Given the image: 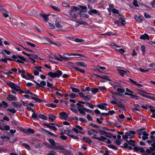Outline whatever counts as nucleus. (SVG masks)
<instances>
[{
	"label": "nucleus",
	"instance_id": "nucleus-26",
	"mask_svg": "<svg viewBox=\"0 0 155 155\" xmlns=\"http://www.w3.org/2000/svg\"><path fill=\"white\" fill-rule=\"evenodd\" d=\"M62 117L66 120L68 117V114L65 112H62L60 114Z\"/></svg>",
	"mask_w": 155,
	"mask_h": 155
},
{
	"label": "nucleus",
	"instance_id": "nucleus-53",
	"mask_svg": "<svg viewBox=\"0 0 155 155\" xmlns=\"http://www.w3.org/2000/svg\"><path fill=\"white\" fill-rule=\"evenodd\" d=\"M120 21H121V24L123 25H125L126 24V21L124 19L122 18H120Z\"/></svg>",
	"mask_w": 155,
	"mask_h": 155
},
{
	"label": "nucleus",
	"instance_id": "nucleus-14",
	"mask_svg": "<svg viewBox=\"0 0 155 155\" xmlns=\"http://www.w3.org/2000/svg\"><path fill=\"white\" fill-rule=\"evenodd\" d=\"M126 133H128L127 135H128V137H129V138L132 139L134 134H135V132L133 131H129Z\"/></svg>",
	"mask_w": 155,
	"mask_h": 155
},
{
	"label": "nucleus",
	"instance_id": "nucleus-49",
	"mask_svg": "<svg viewBox=\"0 0 155 155\" xmlns=\"http://www.w3.org/2000/svg\"><path fill=\"white\" fill-rule=\"evenodd\" d=\"M129 80H130V81L132 82V83H133L134 84H135L139 86H140V87H143V85L141 84H137V83L135 81H133V80H132V79H130L129 78Z\"/></svg>",
	"mask_w": 155,
	"mask_h": 155
},
{
	"label": "nucleus",
	"instance_id": "nucleus-21",
	"mask_svg": "<svg viewBox=\"0 0 155 155\" xmlns=\"http://www.w3.org/2000/svg\"><path fill=\"white\" fill-rule=\"evenodd\" d=\"M59 149L60 151L62 152H65L66 151L64 149L62 146L61 145L57 146L55 148V150Z\"/></svg>",
	"mask_w": 155,
	"mask_h": 155
},
{
	"label": "nucleus",
	"instance_id": "nucleus-45",
	"mask_svg": "<svg viewBox=\"0 0 155 155\" xmlns=\"http://www.w3.org/2000/svg\"><path fill=\"white\" fill-rule=\"evenodd\" d=\"M56 153L54 150H50L47 155H56Z\"/></svg>",
	"mask_w": 155,
	"mask_h": 155
},
{
	"label": "nucleus",
	"instance_id": "nucleus-63",
	"mask_svg": "<svg viewBox=\"0 0 155 155\" xmlns=\"http://www.w3.org/2000/svg\"><path fill=\"white\" fill-rule=\"evenodd\" d=\"M74 41L76 42H83L84 41V40L82 39L77 38L74 40Z\"/></svg>",
	"mask_w": 155,
	"mask_h": 155
},
{
	"label": "nucleus",
	"instance_id": "nucleus-18",
	"mask_svg": "<svg viewBox=\"0 0 155 155\" xmlns=\"http://www.w3.org/2000/svg\"><path fill=\"white\" fill-rule=\"evenodd\" d=\"M139 5L141 8L145 9L146 10H150L151 8L150 7L142 3H139Z\"/></svg>",
	"mask_w": 155,
	"mask_h": 155
},
{
	"label": "nucleus",
	"instance_id": "nucleus-4",
	"mask_svg": "<svg viewBox=\"0 0 155 155\" xmlns=\"http://www.w3.org/2000/svg\"><path fill=\"white\" fill-rule=\"evenodd\" d=\"M62 72L58 70L54 73L49 72L48 73V75L52 78H54L55 77L59 78L62 75Z\"/></svg>",
	"mask_w": 155,
	"mask_h": 155
},
{
	"label": "nucleus",
	"instance_id": "nucleus-50",
	"mask_svg": "<svg viewBox=\"0 0 155 155\" xmlns=\"http://www.w3.org/2000/svg\"><path fill=\"white\" fill-rule=\"evenodd\" d=\"M71 88L72 90V91L74 92H79V90L78 89L73 87H71Z\"/></svg>",
	"mask_w": 155,
	"mask_h": 155
},
{
	"label": "nucleus",
	"instance_id": "nucleus-47",
	"mask_svg": "<svg viewBox=\"0 0 155 155\" xmlns=\"http://www.w3.org/2000/svg\"><path fill=\"white\" fill-rule=\"evenodd\" d=\"M7 110L13 114L15 113L17 111L14 108L12 109L7 108Z\"/></svg>",
	"mask_w": 155,
	"mask_h": 155
},
{
	"label": "nucleus",
	"instance_id": "nucleus-60",
	"mask_svg": "<svg viewBox=\"0 0 155 155\" xmlns=\"http://www.w3.org/2000/svg\"><path fill=\"white\" fill-rule=\"evenodd\" d=\"M116 50L117 51L120 53L121 54H122L125 52L124 50L122 48H120L119 49H116Z\"/></svg>",
	"mask_w": 155,
	"mask_h": 155
},
{
	"label": "nucleus",
	"instance_id": "nucleus-35",
	"mask_svg": "<svg viewBox=\"0 0 155 155\" xmlns=\"http://www.w3.org/2000/svg\"><path fill=\"white\" fill-rule=\"evenodd\" d=\"M79 7L82 10V12H86L87 11V7L85 6L79 5Z\"/></svg>",
	"mask_w": 155,
	"mask_h": 155
},
{
	"label": "nucleus",
	"instance_id": "nucleus-32",
	"mask_svg": "<svg viewBox=\"0 0 155 155\" xmlns=\"http://www.w3.org/2000/svg\"><path fill=\"white\" fill-rule=\"evenodd\" d=\"M83 140L84 141L89 144L91 143L92 142L91 140L89 138L86 137H84L83 138Z\"/></svg>",
	"mask_w": 155,
	"mask_h": 155
},
{
	"label": "nucleus",
	"instance_id": "nucleus-64",
	"mask_svg": "<svg viewBox=\"0 0 155 155\" xmlns=\"http://www.w3.org/2000/svg\"><path fill=\"white\" fill-rule=\"evenodd\" d=\"M150 3L151 4L152 7L155 8V0H153L151 1Z\"/></svg>",
	"mask_w": 155,
	"mask_h": 155
},
{
	"label": "nucleus",
	"instance_id": "nucleus-34",
	"mask_svg": "<svg viewBox=\"0 0 155 155\" xmlns=\"http://www.w3.org/2000/svg\"><path fill=\"white\" fill-rule=\"evenodd\" d=\"M55 26L58 28H61L62 27V26L60 24L59 21L57 19H56L55 21Z\"/></svg>",
	"mask_w": 155,
	"mask_h": 155
},
{
	"label": "nucleus",
	"instance_id": "nucleus-20",
	"mask_svg": "<svg viewBox=\"0 0 155 155\" xmlns=\"http://www.w3.org/2000/svg\"><path fill=\"white\" fill-rule=\"evenodd\" d=\"M69 14L72 18H76L77 17L78 15L76 13L74 12L72 10H71L69 12Z\"/></svg>",
	"mask_w": 155,
	"mask_h": 155
},
{
	"label": "nucleus",
	"instance_id": "nucleus-17",
	"mask_svg": "<svg viewBox=\"0 0 155 155\" xmlns=\"http://www.w3.org/2000/svg\"><path fill=\"white\" fill-rule=\"evenodd\" d=\"M36 97L37 95L35 94L34 95H32L31 96V97L32 99L35 100L36 102L40 103L42 101V100L37 98Z\"/></svg>",
	"mask_w": 155,
	"mask_h": 155
},
{
	"label": "nucleus",
	"instance_id": "nucleus-40",
	"mask_svg": "<svg viewBox=\"0 0 155 155\" xmlns=\"http://www.w3.org/2000/svg\"><path fill=\"white\" fill-rule=\"evenodd\" d=\"M22 145L27 150H31V147L28 144L26 143H23Z\"/></svg>",
	"mask_w": 155,
	"mask_h": 155
},
{
	"label": "nucleus",
	"instance_id": "nucleus-42",
	"mask_svg": "<svg viewBox=\"0 0 155 155\" xmlns=\"http://www.w3.org/2000/svg\"><path fill=\"white\" fill-rule=\"evenodd\" d=\"M104 134H105V136L108 138H111L112 137V135L110 133H108L106 131H104L103 132Z\"/></svg>",
	"mask_w": 155,
	"mask_h": 155
},
{
	"label": "nucleus",
	"instance_id": "nucleus-8",
	"mask_svg": "<svg viewBox=\"0 0 155 155\" xmlns=\"http://www.w3.org/2000/svg\"><path fill=\"white\" fill-rule=\"evenodd\" d=\"M48 141L51 144V148L54 150H55V148L57 147V143H56L53 140L51 139H49Z\"/></svg>",
	"mask_w": 155,
	"mask_h": 155
},
{
	"label": "nucleus",
	"instance_id": "nucleus-3",
	"mask_svg": "<svg viewBox=\"0 0 155 155\" xmlns=\"http://www.w3.org/2000/svg\"><path fill=\"white\" fill-rule=\"evenodd\" d=\"M151 136H150V138L151 140H148L147 141V142L152 147H150V148L152 150H155V139L153 136L154 134H155V131H151L150 132Z\"/></svg>",
	"mask_w": 155,
	"mask_h": 155
},
{
	"label": "nucleus",
	"instance_id": "nucleus-56",
	"mask_svg": "<svg viewBox=\"0 0 155 155\" xmlns=\"http://www.w3.org/2000/svg\"><path fill=\"white\" fill-rule=\"evenodd\" d=\"M141 107L145 109H147L148 108H151L152 107V106L147 105L146 106L142 105Z\"/></svg>",
	"mask_w": 155,
	"mask_h": 155
},
{
	"label": "nucleus",
	"instance_id": "nucleus-44",
	"mask_svg": "<svg viewBox=\"0 0 155 155\" xmlns=\"http://www.w3.org/2000/svg\"><path fill=\"white\" fill-rule=\"evenodd\" d=\"M39 117L42 119L45 120H47L48 119V117L43 114H41L39 115Z\"/></svg>",
	"mask_w": 155,
	"mask_h": 155
},
{
	"label": "nucleus",
	"instance_id": "nucleus-61",
	"mask_svg": "<svg viewBox=\"0 0 155 155\" xmlns=\"http://www.w3.org/2000/svg\"><path fill=\"white\" fill-rule=\"evenodd\" d=\"M133 4L134 5L135 7H137L139 6V5L138 4L137 0H134Z\"/></svg>",
	"mask_w": 155,
	"mask_h": 155
},
{
	"label": "nucleus",
	"instance_id": "nucleus-1",
	"mask_svg": "<svg viewBox=\"0 0 155 155\" xmlns=\"http://www.w3.org/2000/svg\"><path fill=\"white\" fill-rule=\"evenodd\" d=\"M68 55V56H77V57H78L79 56L80 57H81L83 58L84 57V56L83 55H81L80 54H64L63 56L64 57H63L61 55L58 54V55H55L54 58L60 61H67L69 59V58L68 57H67L65 56V55Z\"/></svg>",
	"mask_w": 155,
	"mask_h": 155
},
{
	"label": "nucleus",
	"instance_id": "nucleus-23",
	"mask_svg": "<svg viewBox=\"0 0 155 155\" xmlns=\"http://www.w3.org/2000/svg\"><path fill=\"white\" fill-rule=\"evenodd\" d=\"M12 104L14 107L17 108H21V104L18 102H12Z\"/></svg>",
	"mask_w": 155,
	"mask_h": 155
},
{
	"label": "nucleus",
	"instance_id": "nucleus-25",
	"mask_svg": "<svg viewBox=\"0 0 155 155\" xmlns=\"http://www.w3.org/2000/svg\"><path fill=\"white\" fill-rule=\"evenodd\" d=\"M146 129L145 128H143L140 129L138 130V134L139 135H143L144 134V133L146 131H144Z\"/></svg>",
	"mask_w": 155,
	"mask_h": 155
},
{
	"label": "nucleus",
	"instance_id": "nucleus-57",
	"mask_svg": "<svg viewBox=\"0 0 155 155\" xmlns=\"http://www.w3.org/2000/svg\"><path fill=\"white\" fill-rule=\"evenodd\" d=\"M62 5L63 7H70V5H68V3H67L66 1H64L62 3Z\"/></svg>",
	"mask_w": 155,
	"mask_h": 155
},
{
	"label": "nucleus",
	"instance_id": "nucleus-38",
	"mask_svg": "<svg viewBox=\"0 0 155 155\" xmlns=\"http://www.w3.org/2000/svg\"><path fill=\"white\" fill-rule=\"evenodd\" d=\"M91 96L90 95H87V96H84L83 97V99L86 101H89L91 99Z\"/></svg>",
	"mask_w": 155,
	"mask_h": 155
},
{
	"label": "nucleus",
	"instance_id": "nucleus-7",
	"mask_svg": "<svg viewBox=\"0 0 155 155\" xmlns=\"http://www.w3.org/2000/svg\"><path fill=\"white\" fill-rule=\"evenodd\" d=\"M9 85L14 90H15L17 91H18V90H19L18 89L19 88V86H17L15 83L12 82H10Z\"/></svg>",
	"mask_w": 155,
	"mask_h": 155
},
{
	"label": "nucleus",
	"instance_id": "nucleus-51",
	"mask_svg": "<svg viewBox=\"0 0 155 155\" xmlns=\"http://www.w3.org/2000/svg\"><path fill=\"white\" fill-rule=\"evenodd\" d=\"M40 84L41 87L45 88L44 86L46 85V82L45 81H41L40 82Z\"/></svg>",
	"mask_w": 155,
	"mask_h": 155
},
{
	"label": "nucleus",
	"instance_id": "nucleus-54",
	"mask_svg": "<svg viewBox=\"0 0 155 155\" xmlns=\"http://www.w3.org/2000/svg\"><path fill=\"white\" fill-rule=\"evenodd\" d=\"M26 43L28 45L30 46L31 47L34 48L36 46L35 44L29 41H27Z\"/></svg>",
	"mask_w": 155,
	"mask_h": 155
},
{
	"label": "nucleus",
	"instance_id": "nucleus-6",
	"mask_svg": "<svg viewBox=\"0 0 155 155\" xmlns=\"http://www.w3.org/2000/svg\"><path fill=\"white\" fill-rule=\"evenodd\" d=\"M28 57V58L33 63L35 62V61L34 58L36 59H39L40 58L37 55L31 54H30V55Z\"/></svg>",
	"mask_w": 155,
	"mask_h": 155
},
{
	"label": "nucleus",
	"instance_id": "nucleus-52",
	"mask_svg": "<svg viewBox=\"0 0 155 155\" xmlns=\"http://www.w3.org/2000/svg\"><path fill=\"white\" fill-rule=\"evenodd\" d=\"M13 22L15 24V25L16 26H19L20 25L21 22L18 21L16 19L13 20Z\"/></svg>",
	"mask_w": 155,
	"mask_h": 155
},
{
	"label": "nucleus",
	"instance_id": "nucleus-29",
	"mask_svg": "<svg viewBox=\"0 0 155 155\" xmlns=\"http://www.w3.org/2000/svg\"><path fill=\"white\" fill-rule=\"evenodd\" d=\"M35 132L34 130L32 129L28 128L25 132V133L27 134H29L30 133L33 134Z\"/></svg>",
	"mask_w": 155,
	"mask_h": 155
},
{
	"label": "nucleus",
	"instance_id": "nucleus-43",
	"mask_svg": "<svg viewBox=\"0 0 155 155\" xmlns=\"http://www.w3.org/2000/svg\"><path fill=\"white\" fill-rule=\"evenodd\" d=\"M27 76L26 79L27 80H30V79H33L34 78V76L33 75L29 74V73H27Z\"/></svg>",
	"mask_w": 155,
	"mask_h": 155
},
{
	"label": "nucleus",
	"instance_id": "nucleus-13",
	"mask_svg": "<svg viewBox=\"0 0 155 155\" xmlns=\"http://www.w3.org/2000/svg\"><path fill=\"white\" fill-rule=\"evenodd\" d=\"M134 150L136 151H140V152H145L144 149L142 147H135L134 148Z\"/></svg>",
	"mask_w": 155,
	"mask_h": 155
},
{
	"label": "nucleus",
	"instance_id": "nucleus-33",
	"mask_svg": "<svg viewBox=\"0 0 155 155\" xmlns=\"http://www.w3.org/2000/svg\"><path fill=\"white\" fill-rule=\"evenodd\" d=\"M97 13V11L95 9L91 10L88 12V13L91 15H92L93 14H96Z\"/></svg>",
	"mask_w": 155,
	"mask_h": 155
},
{
	"label": "nucleus",
	"instance_id": "nucleus-22",
	"mask_svg": "<svg viewBox=\"0 0 155 155\" xmlns=\"http://www.w3.org/2000/svg\"><path fill=\"white\" fill-rule=\"evenodd\" d=\"M94 75L96 76H97L98 77L104 79L105 80H108L109 81H110V79H109V77L108 76H107L104 75V76H101L99 75H97L96 74H94Z\"/></svg>",
	"mask_w": 155,
	"mask_h": 155
},
{
	"label": "nucleus",
	"instance_id": "nucleus-59",
	"mask_svg": "<svg viewBox=\"0 0 155 155\" xmlns=\"http://www.w3.org/2000/svg\"><path fill=\"white\" fill-rule=\"evenodd\" d=\"M113 88L114 89H116L117 90V89L120 86L119 84H112Z\"/></svg>",
	"mask_w": 155,
	"mask_h": 155
},
{
	"label": "nucleus",
	"instance_id": "nucleus-62",
	"mask_svg": "<svg viewBox=\"0 0 155 155\" xmlns=\"http://www.w3.org/2000/svg\"><path fill=\"white\" fill-rule=\"evenodd\" d=\"M128 143L130 145H133L134 144V141L133 140H130L129 141L127 140Z\"/></svg>",
	"mask_w": 155,
	"mask_h": 155
},
{
	"label": "nucleus",
	"instance_id": "nucleus-36",
	"mask_svg": "<svg viewBox=\"0 0 155 155\" xmlns=\"http://www.w3.org/2000/svg\"><path fill=\"white\" fill-rule=\"evenodd\" d=\"M117 106L119 107L121 109L123 110H125L126 109L125 108V106L123 104L120 103H118L117 104Z\"/></svg>",
	"mask_w": 155,
	"mask_h": 155
},
{
	"label": "nucleus",
	"instance_id": "nucleus-10",
	"mask_svg": "<svg viewBox=\"0 0 155 155\" xmlns=\"http://www.w3.org/2000/svg\"><path fill=\"white\" fill-rule=\"evenodd\" d=\"M117 71H118V73L122 76H124L125 75H127V73H130V72L128 71H124V70L117 69Z\"/></svg>",
	"mask_w": 155,
	"mask_h": 155
},
{
	"label": "nucleus",
	"instance_id": "nucleus-2",
	"mask_svg": "<svg viewBox=\"0 0 155 155\" xmlns=\"http://www.w3.org/2000/svg\"><path fill=\"white\" fill-rule=\"evenodd\" d=\"M87 134L90 136L93 135L92 138L97 140L99 141H103L107 139V138L104 136H101L100 137H97V135L96 133L97 132L95 130H87Z\"/></svg>",
	"mask_w": 155,
	"mask_h": 155
},
{
	"label": "nucleus",
	"instance_id": "nucleus-9",
	"mask_svg": "<svg viewBox=\"0 0 155 155\" xmlns=\"http://www.w3.org/2000/svg\"><path fill=\"white\" fill-rule=\"evenodd\" d=\"M19 47H17L16 46H15V48L18 51H20L22 50V48L25 49V50L29 51L31 52H32V51L30 50L28 48H27L26 46H23L21 45H19Z\"/></svg>",
	"mask_w": 155,
	"mask_h": 155
},
{
	"label": "nucleus",
	"instance_id": "nucleus-15",
	"mask_svg": "<svg viewBox=\"0 0 155 155\" xmlns=\"http://www.w3.org/2000/svg\"><path fill=\"white\" fill-rule=\"evenodd\" d=\"M7 99L9 101H16L17 100V98L16 97H15L14 96L11 95H8Z\"/></svg>",
	"mask_w": 155,
	"mask_h": 155
},
{
	"label": "nucleus",
	"instance_id": "nucleus-31",
	"mask_svg": "<svg viewBox=\"0 0 155 155\" xmlns=\"http://www.w3.org/2000/svg\"><path fill=\"white\" fill-rule=\"evenodd\" d=\"M148 134L146 132L144 133V134L142 137V139L143 140H146L148 138Z\"/></svg>",
	"mask_w": 155,
	"mask_h": 155
},
{
	"label": "nucleus",
	"instance_id": "nucleus-24",
	"mask_svg": "<svg viewBox=\"0 0 155 155\" xmlns=\"http://www.w3.org/2000/svg\"><path fill=\"white\" fill-rule=\"evenodd\" d=\"M138 93L139 94L143 97H145L147 98H148V97H147L146 95H145L144 93H146V92H145L141 90H139V89L137 90Z\"/></svg>",
	"mask_w": 155,
	"mask_h": 155
},
{
	"label": "nucleus",
	"instance_id": "nucleus-58",
	"mask_svg": "<svg viewBox=\"0 0 155 155\" xmlns=\"http://www.w3.org/2000/svg\"><path fill=\"white\" fill-rule=\"evenodd\" d=\"M2 104L3 107H5L8 106V103L4 101H2Z\"/></svg>",
	"mask_w": 155,
	"mask_h": 155
},
{
	"label": "nucleus",
	"instance_id": "nucleus-55",
	"mask_svg": "<svg viewBox=\"0 0 155 155\" xmlns=\"http://www.w3.org/2000/svg\"><path fill=\"white\" fill-rule=\"evenodd\" d=\"M108 147H109L110 148L112 149H114L115 150H117V148L114 145H108Z\"/></svg>",
	"mask_w": 155,
	"mask_h": 155
},
{
	"label": "nucleus",
	"instance_id": "nucleus-27",
	"mask_svg": "<svg viewBox=\"0 0 155 155\" xmlns=\"http://www.w3.org/2000/svg\"><path fill=\"white\" fill-rule=\"evenodd\" d=\"M99 89H101L100 88H91V91L93 94H95L98 91Z\"/></svg>",
	"mask_w": 155,
	"mask_h": 155
},
{
	"label": "nucleus",
	"instance_id": "nucleus-46",
	"mask_svg": "<svg viewBox=\"0 0 155 155\" xmlns=\"http://www.w3.org/2000/svg\"><path fill=\"white\" fill-rule=\"evenodd\" d=\"M50 6L56 11L57 12H59L60 11V9L58 7L52 5H51Z\"/></svg>",
	"mask_w": 155,
	"mask_h": 155
},
{
	"label": "nucleus",
	"instance_id": "nucleus-48",
	"mask_svg": "<svg viewBox=\"0 0 155 155\" xmlns=\"http://www.w3.org/2000/svg\"><path fill=\"white\" fill-rule=\"evenodd\" d=\"M117 91L118 92L121 93H123L125 92V90L123 88L119 87L117 89Z\"/></svg>",
	"mask_w": 155,
	"mask_h": 155
},
{
	"label": "nucleus",
	"instance_id": "nucleus-19",
	"mask_svg": "<svg viewBox=\"0 0 155 155\" xmlns=\"http://www.w3.org/2000/svg\"><path fill=\"white\" fill-rule=\"evenodd\" d=\"M140 38L141 39H147V40H149V37L147 34H144L140 36Z\"/></svg>",
	"mask_w": 155,
	"mask_h": 155
},
{
	"label": "nucleus",
	"instance_id": "nucleus-12",
	"mask_svg": "<svg viewBox=\"0 0 155 155\" xmlns=\"http://www.w3.org/2000/svg\"><path fill=\"white\" fill-rule=\"evenodd\" d=\"M41 131H44L45 132H46L47 133H48V135H50L52 136H53L54 137H57V136L56 134H54V133L51 132H49L43 128H41Z\"/></svg>",
	"mask_w": 155,
	"mask_h": 155
},
{
	"label": "nucleus",
	"instance_id": "nucleus-28",
	"mask_svg": "<svg viewBox=\"0 0 155 155\" xmlns=\"http://www.w3.org/2000/svg\"><path fill=\"white\" fill-rule=\"evenodd\" d=\"M39 15L41 16H42L43 17V18H44V19L45 20V21H48V15H47L44 14L43 13L40 14Z\"/></svg>",
	"mask_w": 155,
	"mask_h": 155
},
{
	"label": "nucleus",
	"instance_id": "nucleus-5",
	"mask_svg": "<svg viewBox=\"0 0 155 155\" xmlns=\"http://www.w3.org/2000/svg\"><path fill=\"white\" fill-rule=\"evenodd\" d=\"M76 105L78 106V109L80 113L81 114L84 115L85 114L84 112L85 108L84 107V106L79 103H77Z\"/></svg>",
	"mask_w": 155,
	"mask_h": 155
},
{
	"label": "nucleus",
	"instance_id": "nucleus-16",
	"mask_svg": "<svg viewBox=\"0 0 155 155\" xmlns=\"http://www.w3.org/2000/svg\"><path fill=\"white\" fill-rule=\"evenodd\" d=\"M134 18L136 21L139 22L143 21L144 18L142 16H138L136 15L134 16Z\"/></svg>",
	"mask_w": 155,
	"mask_h": 155
},
{
	"label": "nucleus",
	"instance_id": "nucleus-39",
	"mask_svg": "<svg viewBox=\"0 0 155 155\" xmlns=\"http://www.w3.org/2000/svg\"><path fill=\"white\" fill-rule=\"evenodd\" d=\"M57 118V117L54 115H53L52 114H50L48 115V118L49 119L51 120H53L56 119Z\"/></svg>",
	"mask_w": 155,
	"mask_h": 155
},
{
	"label": "nucleus",
	"instance_id": "nucleus-30",
	"mask_svg": "<svg viewBox=\"0 0 155 155\" xmlns=\"http://www.w3.org/2000/svg\"><path fill=\"white\" fill-rule=\"evenodd\" d=\"M76 64L78 66H82L84 67H85L87 66V64H86L82 62H78Z\"/></svg>",
	"mask_w": 155,
	"mask_h": 155
},
{
	"label": "nucleus",
	"instance_id": "nucleus-11",
	"mask_svg": "<svg viewBox=\"0 0 155 155\" xmlns=\"http://www.w3.org/2000/svg\"><path fill=\"white\" fill-rule=\"evenodd\" d=\"M107 104L105 103L102 104H98L97 105V107L102 110H107V108L106 107H105L107 105Z\"/></svg>",
	"mask_w": 155,
	"mask_h": 155
},
{
	"label": "nucleus",
	"instance_id": "nucleus-41",
	"mask_svg": "<svg viewBox=\"0 0 155 155\" xmlns=\"http://www.w3.org/2000/svg\"><path fill=\"white\" fill-rule=\"evenodd\" d=\"M1 138L4 141H7L9 140V137L7 136L3 135L1 137Z\"/></svg>",
	"mask_w": 155,
	"mask_h": 155
},
{
	"label": "nucleus",
	"instance_id": "nucleus-37",
	"mask_svg": "<svg viewBox=\"0 0 155 155\" xmlns=\"http://www.w3.org/2000/svg\"><path fill=\"white\" fill-rule=\"evenodd\" d=\"M13 58H15V61L16 62H19V63H21L22 64H23L24 63V61H23L21 60L20 59H18L16 57V56L15 55H13Z\"/></svg>",
	"mask_w": 155,
	"mask_h": 155
}]
</instances>
